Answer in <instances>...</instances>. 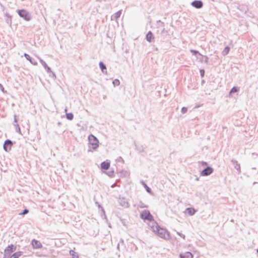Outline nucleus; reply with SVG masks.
<instances>
[{
  "mask_svg": "<svg viewBox=\"0 0 258 258\" xmlns=\"http://www.w3.org/2000/svg\"><path fill=\"white\" fill-rule=\"evenodd\" d=\"M151 228L161 238L166 240L170 238L169 233L166 229L159 227L157 223H154Z\"/></svg>",
  "mask_w": 258,
  "mask_h": 258,
  "instance_id": "1",
  "label": "nucleus"
},
{
  "mask_svg": "<svg viewBox=\"0 0 258 258\" xmlns=\"http://www.w3.org/2000/svg\"><path fill=\"white\" fill-rule=\"evenodd\" d=\"M140 216L141 218L144 220H147L149 221L153 220V216L150 214L149 211L147 210H145L142 212L140 214Z\"/></svg>",
  "mask_w": 258,
  "mask_h": 258,
  "instance_id": "2",
  "label": "nucleus"
},
{
  "mask_svg": "<svg viewBox=\"0 0 258 258\" xmlns=\"http://www.w3.org/2000/svg\"><path fill=\"white\" fill-rule=\"evenodd\" d=\"M89 143L92 145V148L96 149L98 147V140L93 135H90L88 138Z\"/></svg>",
  "mask_w": 258,
  "mask_h": 258,
  "instance_id": "3",
  "label": "nucleus"
},
{
  "mask_svg": "<svg viewBox=\"0 0 258 258\" xmlns=\"http://www.w3.org/2000/svg\"><path fill=\"white\" fill-rule=\"evenodd\" d=\"M18 13L21 17L23 18L26 21L30 20L31 16L27 11L25 10H18Z\"/></svg>",
  "mask_w": 258,
  "mask_h": 258,
  "instance_id": "4",
  "label": "nucleus"
},
{
  "mask_svg": "<svg viewBox=\"0 0 258 258\" xmlns=\"http://www.w3.org/2000/svg\"><path fill=\"white\" fill-rule=\"evenodd\" d=\"M12 142L9 140H6L4 144V149L5 150V151L8 152L11 150L12 147Z\"/></svg>",
  "mask_w": 258,
  "mask_h": 258,
  "instance_id": "5",
  "label": "nucleus"
},
{
  "mask_svg": "<svg viewBox=\"0 0 258 258\" xmlns=\"http://www.w3.org/2000/svg\"><path fill=\"white\" fill-rule=\"evenodd\" d=\"M213 171V170L212 168L208 167L201 172V175L202 176H207L211 174Z\"/></svg>",
  "mask_w": 258,
  "mask_h": 258,
  "instance_id": "6",
  "label": "nucleus"
},
{
  "mask_svg": "<svg viewBox=\"0 0 258 258\" xmlns=\"http://www.w3.org/2000/svg\"><path fill=\"white\" fill-rule=\"evenodd\" d=\"M16 247L14 246L13 245L11 244L10 245H9L5 250V254L9 255L13 251L15 250Z\"/></svg>",
  "mask_w": 258,
  "mask_h": 258,
  "instance_id": "7",
  "label": "nucleus"
},
{
  "mask_svg": "<svg viewBox=\"0 0 258 258\" xmlns=\"http://www.w3.org/2000/svg\"><path fill=\"white\" fill-rule=\"evenodd\" d=\"M191 6L197 9H200L203 7V4L201 1H195L191 3Z\"/></svg>",
  "mask_w": 258,
  "mask_h": 258,
  "instance_id": "8",
  "label": "nucleus"
},
{
  "mask_svg": "<svg viewBox=\"0 0 258 258\" xmlns=\"http://www.w3.org/2000/svg\"><path fill=\"white\" fill-rule=\"evenodd\" d=\"M32 244L34 248H40L42 247V244L41 242L35 239H34L32 241Z\"/></svg>",
  "mask_w": 258,
  "mask_h": 258,
  "instance_id": "9",
  "label": "nucleus"
},
{
  "mask_svg": "<svg viewBox=\"0 0 258 258\" xmlns=\"http://www.w3.org/2000/svg\"><path fill=\"white\" fill-rule=\"evenodd\" d=\"M110 162L108 160H106L101 164V168L102 169L107 170L110 167Z\"/></svg>",
  "mask_w": 258,
  "mask_h": 258,
  "instance_id": "10",
  "label": "nucleus"
},
{
  "mask_svg": "<svg viewBox=\"0 0 258 258\" xmlns=\"http://www.w3.org/2000/svg\"><path fill=\"white\" fill-rule=\"evenodd\" d=\"M180 258H192L193 255L190 252H185L180 254Z\"/></svg>",
  "mask_w": 258,
  "mask_h": 258,
  "instance_id": "11",
  "label": "nucleus"
},
{
  "mask_svg": "<svg viewBox=\"0 0 258 258\" xmlns=\"http://www.w3.org/2000/svg\"><path fill=\"white\" fill-rule=\"evenodd\" d=\"M146 39L149 42H151L154 40V37L151 31H149L146 36Z\"/></svg>",
  "mask_w": 258,
  "mask_h": 258,
  "instance_id": "12",
  "label": "nucleus"
},
{
  "mask_svg": "<svg viewBox=\"0 0 258 258\" xmlns=\"http://www.w3.org/2000/svg\"><path fill=\"white\" fill-rule=\"evenodd\" d=\"M186 212L189 215H193L195 213V210L193 208H189L186 210Z\"/></svg>",
  "mask_w": 258,
  "mask_h": 258,
  "instance_id": "13",
  "label": "nucleus"
},
{
  "mask_svg": "<svg viewBox=\"0 0 258 258\" xmlns=\"http://www.w3.org/2000/svg\"><path fill=\"white\" fill-rule=\"evenodd\" d=\"M70 254L72 255V258H79V255L73 250L70 251Z\"/></svg>",
  "mask_w": 258,
  "mask_h": 258,
  "instance_id": "14",
  "label": "nucleus"
},
{
  "mask_svg": "<svg viewBox=\"0 0 258 258\" xmlns=\"http://www.w3.org/2000/svg\"><path fill=\"white\" fill-rule=\"evenodd\" d=\"M22 254V252L20 251L16 252L13 254L11 257V258H18Z\"/></svg>",
  "mask_w": 258,
  "mask_h": 258,
  "instance_id": "15",
  "label": "nucleus"
},
{
  "mask_svg": "<svg viewBox=\"0 0 258 258\" xmlns=\"http://www.w3.org/2000/svg\"><path fill=\"white\" fill-rule=\"evenodd\" d=\"M230 48L229 47H226L223 51V54L224 55L227 54L229 52Z\"/></svg>",
  "mask_w": 258,
  "mask_h": 258,
  "instance_id": "16",
  "label": "nucleus"
},
{
  "mask_svg": "<svg viewBox=\"0 0 258 258\" xmlns=\"http://www.w3.org/2000/svg\"><path fill=\"white\" fill-rule=\"evenodd\" d=\"M99 66L102 72H103L104 70L106 69L105 64L102 62H100L99 63Z\"/></svg>",
  "mask_w": 258,
  "mask_h": 258,
  "instance_id": "17",
  "label": "nucleus"
},
{
  "mask_svg": "<svg viewBox=\"0 0 258 258\" xmlns=\"http://www.w3.org/2000/svg\"><path fill=\"white\" fill-rule=\"evenodd\" d=\"M66 116H67V119H68L69 120H72L74 117L73 114L71 113H67Z\"/></svg>",
  "mask_w": 258,
  "mask_h": 258,
  "instance_id": "18",
  "label": "nucleus"
},
{
  "mask_svg": "<svg viewBox=\"0 0 258 258\" xmlns=\"http://www.w3.org/2000/svg\"><path fill=\"white\" fill-rule=\"evenodd\" d=\"M113 84L114 86H118L120 84V82L118 80L116 79L113 81Z\"/></svg>",
  "mask_w": 258,
  "mask_h": 258,
  "instance_id": "19",
  "label": "nucleus"
},
{
  "mask_svg": "<svg viewBox=\"0 0 258 258\" xmlns=\"http://www.w3.org/2000/svg\"><path fill=\"white\" fill-rule=\"evenodd\" d=\"M237 88L236 87H233L231 90L230 93H232L233 92H237Z\"/></svg>",
  "mask_w": 258,
  "mask_h": 258,
  "instance_id": "20",
  "label": "nucleus"
},
{
  "mask_svg": "<svg viewBox=\"0 0 258 258\" xmlns=\"http://www.w3.org/2000/svg\"><path fill=\"white\" fill-rule=\"evenodd\" d=\"M200 73L201 77H203L204 76V74H205L204 70H201L200 71Z\"/></svg>",
  "mask_w": 258,
  "mask_h": 258,
  "instance_id": "21",
  "label": "nucleus"
},
{
  "mask_svg": "<svg viewBox=\"0 0 258 258\" xmlns=\"http://www.w3.org/2000/svg\"><path fill=\"white\" fill-rule=\"evenodd\" d=\"M190 51L195 55L199 53V52L197 50H190Z\"/></svg>",
  "mask_w": 258,
  "mask_h": 258,
  "instance_id": "22",
  "label": "nucleus"
},
{
  "mask_svg": "<svg viewBox=\"0 0 258 258\" xmlns=\"http://www.w3.org/2000/svg\"><path fill=\"white\" fill-rule=\"evenodd\" d=\"M28 213V210H24L23 212V213H22V214H27Z\"/></svg>",
  "mask_w": 258,
  "mask_h": 258,
  "instance_id": "23",
  "label": "nucleus"
},
{
  "mask_svg": "<svg viewBox=\"0 0 258 258\" xmlns=\"http://www.w3.org/2000/svg\"><path fill=\"white\" fill-rule=\"evenodd\" d=\"M186 110H187V109L186 108L183 107L182 108V112L183 113H185L186 111Z\"/></svg>",
  "mask_w": 258,
  "mask_h": 258,
  "instance_id": "24",
  "label": "nucleus"
},
{
  "mask_svg": "<svg viewBox=\"0 0 258 258\" xmlns=\"http://www.w3.org/2000/svg\"><path fill=\"white\" fill-rule=\"evenodd\" d=\"M178 234L179 235H180L181 237H182L183 239L185 238V235H183L182 234H180L179 233H178Z\"/></svg>",
  "mask_w": 258,
  "mask_h": 258,
  "instance_id": "25",
  "label": "nucleus"
},
{
  "mask_svg": "<svg viewBox=\"0 0 258 258\" xmlns=\"http://www.w3.org/2000/svg\"><path fill=\"white\" fill-rule=\"evenodd\" d=\"M25 56L26 57V58L27 59H29V55L28 54H25Z\"/></svg>",
  "mask_w": 258,
  "mask_h": 258,
  "instance_id": "26",
  "label": "nucleus"
},
{
  "mask_svg": "<svg viewBox=\"0 0 258 258\" xmlns=\"http://www.w3.org/2000/svg\"><path fill=\"white\" fill-rule=\"evenodd\" d=\"M125 204H126V205H125V206H126V207H128V203H127V202H126V203H125Z\"/></svg>",
  "mask_w": 258,
  "mask_h": 258,
  "instance_id": "27",
  "label": "nucleus"
},
{
  "mask_svg": "<svg viewBox=\"0 0 258 258\" xmlns=\"http://www.w3.org/2000/svg\"><path fill=\"white\" fill-rule=\"evenodd\" d=\"M257 253H258V249L257 250Z\"/></svg>",
  "mask_w": 258,
  "mask_h": 258,
  "instance_id": "28",
  "label": "nucleus"
}]
</instances>
